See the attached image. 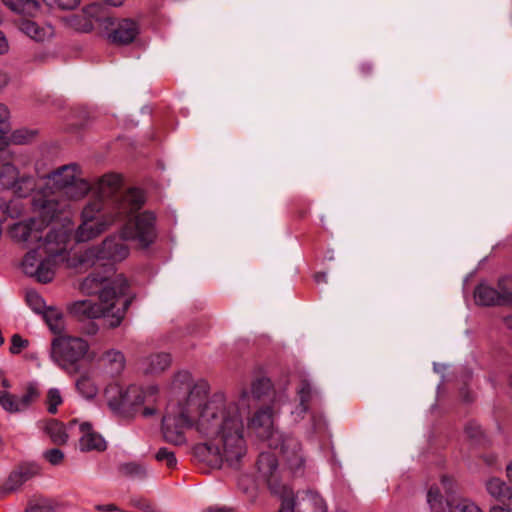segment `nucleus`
Here are the masks:
<instances>
[{
	"label": "nucleus",
	"instance_id": "c9c22d12",
	"mask_svg": "<svg viewBox=\"0 0 512 512\" xmlns=\"http://www.w3.org/2000/svg\"><path fill=\"white\" fill-rule=\"evenodd\" d=\"M20 215V208L17 201H5L0 198V223L7 218H15Z\"/></svg>",
	"mask_w": 512,
	"mask_h": 512
},
{
	"label": "nucleus",
	"instance_id": "a878e982",
	"mask_svg": "<svg viewBox=\"0 0 512 512\" xmlns=\"http://www.w3.org/2000/svg\"><path fill=\"white\" fill-rule=\"evenodd\" d=\"M4 5L14 13L35 15L40 10L39 0H2Z\"/></svg>",
	"mask_w": 512,
	"mask_h": 512
},
{
	"label": "nucleus",
	"instance_id": "bb28decb",
	"mask_svg": "<svg viewBox=\"0 0 512 512\" xmlns=\"http://www.w3.org/2000/svg\"><path fill=\"white\" fill-rule=\"evenodd\" d=\"M77 391L86 399H93L98 394V386L93 377L88 374H82L75 383Z\"/></svg>",
	"mask_w": 512,
	"mask_h": 512
},
{
	"label": "nucleus",
	"instance_id": "4d7b16f0",
	"mask_svg": "<svg viewBox=\"0 0 512 512\" xmlns=\"http://www.w3.org/2000/svg\"><path fill=\"white\" fill-rule=\"evenodd\" d=\"M441 484L443 486V488L445 489L446 492H450L452 491V488H453V481L446 477V476H443L441 478Z\"/></svg>",
	"mask_w": 512,
	"mask_h": 512
},
{
	"label": "nucleus",
	"instance_id": "393cba45",
	"mask_svg": "<svg viewBox=\"0 0 512 512\" xmlns=\"http://www.w3.org/2000/svg\"><path fill=\"white\" fill-rule=\"evenodd\" d=\"M474 298L479 305H500L498 290L486 284H480L476 287Z\"/></svg>",
	"mask_w": 512,
	"mask_h": 512
},
{
	"label": "nucleus",
	"instance_id": "412c9836",
	"mask_svg": "<svg viewBox=\"0 0 512 512\" xmlns=\"http://www.w3.org/2000/svg\"><path fill=\"white\" fill-rule=\"evenodd\" d=\"M78 425V420L74 419L64 426L57 420H50L46 423L44 430L49 435L51 441L55 444H65L69 438V433H74Z\"/></svg>",
	"mask_w": 512,
	"mask_h": 512
},
{
	"label": "nucleus",
	"instance_id": "a18cd8bd",
	"mask_svg": "<svg viewBox=\"0 0 512 512\" xmlns=\"http://www.w3.org/2000/svg\"><path fill=\"white\" fill-rule=\"evenodd\" d=\"M29 342L23 339L20 335L14 334L11 338L10 352L12 354H19L23 349L28 346Z\"/></svg>",
	"mask_w": 512,
	"mask_h": 512
},
{
	"label": "nucleus",
	"instance_id": "69168bd1",
	"mask_svg": "<svg viewBox=\"0 0 512 512\" xmlns=\"http://www.w3.org/2000/svg\"><path fill=\"white\" fill-rule=\"evenodd\" d=\"M361 70H362V72L364 74H366V73H369L372 70V67H371L370 64L365 63V64L361 65Z\"/></svg>",
	"mask_w": 512,
	"mask_h": 512
},
{
	"label": "nucleus",
	"instance_id": "e433bc0d",
	"mask_svg": "<svg viewBox=\"0 0 512 512\" xmlns=\"http://www.w3.org/2000/svg\"><path fill=\"white\" fill-rule=\"evenodd\" d=\"M40 262L41 260L38 257V250L31 249L29 252H27L22 261V269L24 273L31 277L33 273L36 272L35 269Z\"/></svg>",
	"mask_w": 512,
	"mask_h": 512
},
{
	"label": "nucleus",
	"instance_id": "6ab92c4d",
	"mask_svg": "<svg viewBox=\"0 0 512 512\" xmlns=\"http://www.w3.org/2000/svg\"><path fill=\"white\" fill-rule=\"evenodd\" d=\"M98 363L109 375L117 376L125 368L126 360L124 354L117 349H108L98 358Z\"/></svg>",
	"mask_w": 512,
	"mask_h": 512
},
{
	"label": "nucleus",
	"instance_id": "f704fd0d",
	"mask_svg": "<svg viewBox=\"0 0 512 512\" xmlns=\"http://www.w3.org/2000/svg\"><path fill=\"white\" fill-rule=\"evenodd\" d=\"M498 293L500 305H512V277H506L498 283Z\"/></svg>",
	"mask_w": 512,
	"mask_h": 512
},
{
	"label": "nucleus",
	"instance_id": "7c9ffc66",
	"mask_svg": "<svg viewBox=\"0 0 512 512\" xmlns=\"http://www.w3.org/2000/svg\"><path fill=\"white\" fill-rule=\"evenodd\" d=\"M448 510L449 512H485L468 498H459L448 502Z\"/></svg>",
	"mask_w": 512,
	"mask_h": 512
},
{
	"label": "nucleus",
	"instance_id": "5fc2aeb1",
	"mask_svg": "<svg viewBox=\"0 0 512 512\" xmlns=\"http://www.w3.org/2000/svg\"><path fill=\"white\" fill-rule=\"evenodd\" d=\"M10 82V75L6 71H0V91Z\"/></svg>",
	"mask_w": 512,
	"mask_h": 512
},
{
	"label": "nucleus",
	"instance_id": "cd10ccee",
	"mask_svg": "<svg viewBox=\"0 0 512 512\" xmlns=\"http://www.w3.org/2000/svg\"><path fill=\"white\" fill-rule=\"evenodd\" d=\"M44 319L50 330L55 334H60L64 329V318L60 310L48 308L43 313Z\"/></svg>",
	"mask_w": 512,
	"mask_h": 512
},
{
	"label": "nucleus",
	"instance_id": "a19ab883",
	"mask_svg": "<svg viewBox=\"0 0 512 512\" xmlns=\"http://www.w3.org/2000/svg\"><path fill=\"white\" fill-rule=\"evenodd\" d=\"M121 472L127 476L143 478L146 476V468L137 463H126L121 466Z\"/></svg>",
	"mask_w": 512,
	"mask_h": 512
},
{
	"label": "nucleus",
	"instance_id": "0e129e2a",
	"mask_svg": "<svg viewBox=\"0 0 512 512\" xmlns=\"http://www.w3.org/2000/svg\"><path fill=\"white\" fill-rule=\"evenodd\" d=\"M504 324L508 329L512 330V315L506 316L504 318Z\"/></svg>",
	"mask_w": 512,
	"mask_h": 512
},
{
	"label": "nucleus",
	"instance_id": "b1692460",
	"mask_svg": "<svg viewBox=\"0 0 512 512\" xmlns=\"http://www.w3.org/2000/svg\"><path fill=\"white\" fill-rule=\"evenodd\" d=\"M101 11V5L97 3L89 4L82 9L83 21L77 22L76 17L72 16L69 18V24L76 30L90 32L93 29L92 19H97L100 16Z\"/></svg>",
	"mask_w": 512,
	"mask_h": 512
},
{
	"label": "nucleus",
	"instance_id": "a211bd4d",
	"mask_svg": "<svg viewBox=\"0 0 512 512\" xmlns=\"http://www.w3.org/2000/svg\"><path fill=\"white\" fill-rule=\"evenodd\" d=\"M297 396L299 404L292 411V415L296 419H302L308 412L312 400L318 396V391L307 378H302L297 387Z\"/></svg>",
	"mask_w": 512,
	"mask_h": 512
},
{
	"label": "nucleus",
	"instance_id": "c03bdc74",
	"mask_svg": "<svg viewBox=\"0 0 512 512\" xmlns=\"http://www.w3.org/2000/svg\"><path fill=\"white\" fill-rule=\"evenodd\" d=\"M36 132L35 131H31V130H27V129H19V130H16L14 133H13V141L17 144H25V143H28L29 141H31L34 136H35Z\"/></svg>",
	"mask_w": 512,
	"mask_h": 512
},
{
	"label": "nucleus",
	"instance_id": "1a4fd4ad",
	"mask_svg": "<svg viewBox=\"0 0 512 512\" xmlns=\"http://www.w3.org/2000/svg\"><path fill=\"white\" fill-rule=\"evenodd\" d=\"M67 235L63 231H50L44 238V242L38 246L46 257L36 267V272L31 277L38 282L48 283L53 280L57 261L66 259Z\"/></svg>",
	"mask_w": 512,
	"mask_h": 512
},
{
	"label": "nucleus",
	"instance_id": "79ce46f5",
	"mask_svg": "<svg viewBox=\"0 0 512 512\" xmlns=\"http://www.w3.org/2000/svg\"><path fill=\"white\" fill-rule=\"evenodd\" d=\"M157 461L164 463L168 468H174L177 464V459L174 452L167 448H160L155 454Z\"/></svg>",
	"mask_w": 512,
	"mask_h": 512
},
{
	"label": "nucleus",
	"instance_id": "49530a36",
	"mask_svg": "<svg viewBox=\"0 0 512 512\" xmlns=\"http://www.w3.org/2000/svg\"><path fill=\"white\" fill-rule=\"evenodd\" d=\"M45 459L52 465H59L64 459V453L57 448L44 452Z\"/></svg>",
	"mask_w": 512,
	"mask_h": 512
},
{
	"label": "nucleus",
	"instance_id": "4c0bfd02",
	"mask_svg": "<svg viewBox=\"0 0 512 512\" xmlns=\"http://www.w3.org/2000/svg\"><path fill=\"white\" fill-rule=\"evenodd\" d=\"M281 498V505L278 512H297L293 501V491L288 487H282L280 492L276 493Z\"/></svg>",
	"mask_w": 512,
	"mask_h": 512
},
{
	"label": "nucleus",
	"instance_id": "f03ea898",
	"mask_svg": "<svg viewBox=\"0 0 512 512\" xmlns=\"http://www.w3.org/2000/svg\"><path fill=\"white\" fill-rule=\"evenodd\" d=\"M138 210L129 212L120 220L127 219L119 236L107 237L100 245L87 248L80 254L79 263L83 267H93L123 261L130 252L124 243L126 240L136 242L141 248L149 247L157 237L156 217L149 211L132 217Z\"/></svg>",
	"mask_w": 512,
	"mask_h": 512
},
{
	"label": "nucleus",
	"instance_id": "052dcab7",
	"mask_svg": "<svg viewBox=\"0 0 512 512\" xmlns=\"http://www.w3.org/2000/svg\"><path fill=\"white\" fill-rule=\"evenodd\" d=\"M106 4L111 6H121L124 3V0H103Z\"/></svg>",
	"mask_w": 512,
	"mask_h": 512
},
{
	"label": "nucleus",
	"instance_id": "3c124183",
	"mask_svg": "<svg viewBox=\"0 0 512 512\" xmlns=\"http://www.w3.org/2000/svg\"><path fill=\"white\" fill-rule=\"evenodd\" d=\"M9 42L5 34L0 30V55L7 54L9 52Z\"/></svg>",
	"mask_w": 512,
	"mask_h": 512
},
{
	"label": "nucleus",
	"instance_id": "4be33fe9",
	"mask_svg": "<svg viewBox=\"0 0 512 512\" xmlns=\"http://www.w3.org/2000/svg\"><path fill=\"white\" fill-rule=\"evenodd\" d=\"M39 472V468L35 464H24L19 466L15 471H13L7 482L6 487L8 491L17 490L21 487L25 482L30 480L32 477L37 475Z\"/></svg>",
	"mask_w": 512,
	"mask_h": 512
},
{
	"label": "nucleus",
	"instance_id": "338daca9",
	"mask_svg": "<svg viewBox=\"0 0 512 512\" xmlns=\"http://www.w3.org/2000/svg\"><path fill=\"white\" fill-rule=\"evenodd\" d=\"M4 378V372L0 369V379Z\"/></svg>",
	"mask_w": 512,
	"mask_h": 512
},
{
	"label": "nucleus",
	"instance_id": "6e6d98bb",
	"mask_svg": "<svg viewBox=\"0 0 512 512\" xmlns=\"http://www.w3.org/2000/svg\"><path fill=\"white\" fill-rule=\"evenodd\" d=\"M489 512H512V508H510L507 505L496 504V505H492L489 508Z\"/></svg>",
	"mask_w": 512,
	"mask_h": 512
},
{
	"label": "nucleus",
	"instance_id": "ddd939ff",
	"mask_svg": "<svg viewBox=\"0 0 512 512\" xmlns=\"http://www.w3.org/2000/svg\"><path fill=\"white\" fill-rule=\"evenodd\" d=\"M171 363L172 359L170 354L166 352H154L139 359L138 369L145 375L156 376L166 371Z\"/></svg>",
	"mask_w": 512,
	"mask_h": 512
},
{
	"label": "nucleus",
	"instance_id": "6e6552de",
	"mask_svg": "<svg viewBox=\"0 0 512 512\" xmlns=\"http://www.w3.org/2000/svg\"><path fill=\"white\" fill-rule=\"evenodd\" d=\"M89 350L86 340L76 336L59 335L51 342L50 357L52 361L70 375L79 371L78 363Z\"/></svg>",
	"mask_w": 512,
	"mask_h": 512
},
{
	"label": "nucleus",
	"instance_id": "72a5a7b5",
	"mask_svg": "<svg viewBox=\"0 0 512 512\" xmlns=\"http://www.w3.org/2000/svg\"><path fill=\"white\" fill-rule=\"evenodd\" d=\"M39 396L40 392L37 385L34 383H29L26 386L24 394L19 397L22 412L27 410L32 405V403H34L39 398Z\"/></svg>",
	"mask_w": 512,
	"mask_h": 512
},
{
	"label": "nucleus",
	"instance_id": "5701e85b",
	"mask_svg": "<svg viewBox=\"0 0 512 512\" xmlns=\"http://www.w3.org/2000/svg\"><path fill=\"white\" fill-rule=\"evenodd\" d=\"M126 389H122L117 383L109 384L104 390L106 403L113 413L125 412Z\"/></svg>",
	"mask_w": 512,
	"mask_h": 512
},
{
	"label": "nucleus",
	"instance_id": "aec40b11",
	"mask_svg": "<svg viewBox=\"0 0 512 512\" xmlns=\"http://www.w3.org/2000/svg\"><path fill=\"white\" fill-rule=\"evenodd\" d=\"M120 185V177L116 174H106L104 176H102L101 178L98 179L97 183H96V186H95V189L97 191V193L99 194V196L101 198H105V197H110V196H114L113 199L109 200L108 202H106L105 204H103V209L104 210H107V207L118 197L124 195L127 193L126 192H123V193H119V194H115L116 193V190L118 189ZM130 190H128L129 192Z\"/></svg>",
	"mask_w": 512,
	"mask_h": 512
},
{
	"label": "nucleus",
	"instance_id": "58836bf2",
	"mask_svg": "<svg viewBox=\"0 0 512 512\" xmlns=\"http://www.w3.org/2000/svg\"><path fill=\"white\" fill-rule=\"evenodd\" d=\"M61 392L57 388H51L47 392V410L51 414H55L57 412V407L62 403Z\"/></svg>",
	"mask_w": 512,
	"mask_h": 512
},
{
	"label": "nucleus",
	"instance_id": "de8ad7c7",
	"mask_svg": "<svg viewBox=\"0 0 512 512\" xmlns=\"http://www.w3.org/2000/svg\"><path fill=\"white\" fill-rule=\"evenodd\" d=\"M465 434L472 440H478L482 436V430L477 424H468L465 427Z\"/></svg>",
	"mask_w": 512,
	"mask_h": 512
},
{
	"label": "nucleus",
	"instance_id": "ea45409f",
	"mask_svg": "<svg viewBox=\"0 0 512 512\" xmlns=\"http://www.w3.org/2000/svg\"><path fill=\"white\" fill-rule=\"evenodd\" d=\"M26 301L28 305L36 313L45 312V303L43 298L36 291H28L26 294Z\"/></svg>",
	"mask_w": 512,
	"mask_h": 512
},
{
	"label": "nucleus",
	"instance_id": "dca6fc26",
	"mask_svg": "<svg viewBox=\"0 0 512 512\" xmlns=\"http://www.w3.org/2000/svg\"><path fill=\"white\" fill-rule=\"evenodd\" d=\"M139 34V25L131 19H121L113 30L108 34V39L115 44L128 45L132 43Z\"/></svg>",
	"mask_w": 512,
	"mask_h": 512
},
{
	"label": "nucleus",
	"instance_id": "423d86ee",
	"mask_svg": "<svg viewBox=\"0 0 512 512\" xmlns=\"http://www.w3.org/2000/svg\"><path fill=\"white\" fill-rule=\"evenodd\" d=\"M144 202L142 190L133 188L116 198L101 216H98V213L103 210L102 201L88 203L82 211V223L76 231V240L86 242L97 237L129 212L140 209Z\"/></svg>",
	"mask_w": 512,
	"mask_h": 512
},
{
	"label": "nucleus",
	"instance_id": "13d9d810",
	"mask_svg": "<svg viewBox=\"0 0 512 512\" xmlns=\"http://www.w3.org/2000/svg\"><path fill=\"white\" fill-rule=\"evenodd\" d=\"M7 132L8 130L5 127H0V150L4 149L7 145V140L5 137Z\"/></svg>",
	"mask_w": 512,
	"mask_h": 512
},
{
	"label": "nucleus",
	"instance_id": "20e7f679",
	"mask_svg": "<svg viewBox=\"0 0 512 512\" xmlns=\"http://www.w3.org/2000/svg\"><path fill=\"white\" fill-rule=\"evenodd\" d=\"M99 286V303L79 300L70 304L69 311L79 319L103 318L108 327L116 328L122 323L130 304L124 297L127 281L122 274L114 275L110 279L89 275L84 279L81 288L84 293L92 294Z\"/></svg>",
	"mask_w": 512,
	"mask_h": 512
},
{
	"label": "nucleus",
	"instance_id": "680f3d73",
	"mask_svg": "<svg viewBox=\"0 0 512 512\" xmlns=\"http://www.w3.org/2000/svg\"><path fill=\"white\" fill-rule=\"evenodd\" d=\"M506 476L512 485V461L506 467Z\"/></svg>",
	"mask_w": 512,
	"mask_h": 512
},
{
	"label": "nucleus",
	"instance_id": "c85d7f7f",
	"mask_svg": "<svg viewBox=\"0 0 512 512\" xmlns=\"http://www.w3.org/2000/svg\"><path fill=\"white\" fill-rule=\"evenodd\" d=\"M17 168L11 163H5L0 168V184L7 189H12L19 178Z\"/></svg>",
	"mask_w": 512,
	"mask_h": 512
},
{
	"label": "nucleus",
	"instance_id": "473e14b6",
	"mask_svg": "<svg viewBox=\"0 0 512 512\" xmlns=\"http://www.w3.org/2000/svg\"><path fill=\"white\" fill-rule=\"evenodd\" d=\"M426 500L431 512H442L444 510L443 496L438 486L433 485L429 488Z\"/></svg>",
	"mask_w": 512,
	"mask_h": 512
},
{
	"label": "nucleus",
	"instance_id": "f3484780",
	"mask_svg": "<svg viewBox=\"0 0 512 512\" xmlns=\"http://www.w3.org/2000/svg\"><path fill=\"white\" fill-rule=\"evenodd\" d=\"M17 14L20 15V13ZM36 15L37 13L32 17H35ZM21 16L22 17L20 19L16 20V26L22 33L31 39L35 41H44L53 35V28L51 26H39L35 21L29 19V17H31L30 15L21 14Z\"/></svg>",
	"mask_w": 512,
	"mask_h": 512
},
{
	"label": "nucleus",
	"instance_id": "09e8293b",
	"mask_svg": "<svg viewBox=\"0 0 512 512\" xmlns=\"http://www.w3.org/2000/svg\"><path fill=\"white\" fill-rule=\"evenodd\" d=\"M57 6L64 10H72L80 4V0H55Z\"/></svg>",
	"mask_w": 512,
	"mask_h": 512
},
{
	"label": "nucleus",
	"instance_id": "f257e3e1",
	"mask_svg": "<svg viewBox=\"0 0 512 512\" xmlns=\"http://www.w3.org/2000/svg\"><path fill=\"white\" fill-rule=\"evenodd\" d=\"M270 389V380L259 378L250 388L242 389L236 400L226 401L221 396L210 399L196 422V431L207 441L195 445V458L212 468H220L224 463L238 466L247 454L243 416Z\"/></svg>",
	"mask_w": 512,
	"mask_h": 512
},
{
	"label": "nucleus",
	"instance_id": "bf43d9fd",
	"mask_svg": "<svg viewBox=\"0 0 512 512\" xmlns=\"http://www.w3.org/2000/svg\"><path fill=\"white\" fill-rule=\"evenodd\" d=\"M315 281L317 283H321V282L326 283L327 282V275H326V273H317L315 275Z\"/></svg>",
	"mask_w": 512,
	"mask_h": 512
},
{
	"label": "nucleus",
	"instance_id": "0eeeda50",
	"mask_svg": "<svg viewBox=\"0 0 512 512\" xmlns=\"http://www.w3.org/2000/svg\"><path fill=\"white\" fill-rule=\"evenodd\" d=\"M247 418V428L258 439L266 441L271 448H280L284 460L291 470L297 471L304 464L300 442L292 436H283L275 425V413L271 406L257 409Z\"/></svg>",
	"mask_w": 512,
	"mask_h": 512
},
{
	"label": "nucleus",
	"instance_id": "f8f14e48",
	"mask_svg": "<svg viewBox=\"0 0 512 512\" xmlns=\"http://www.w3.org/2000/svg\"><path fill=\"white\" fill-rule=\"evenodd\" d=\"M257 467L260 476L267 482L273 493H278L282 487H286L280 482L278 462L273 453H261L257 461Z\"/></svg>",
	"mask_w": 512,
	"mask_h": 512
},
{
	"label": "nucleus",
	"instance_id": "c756f323",
	"mask_svg": "<svg viewBox=\"0 0 512 512\" xmlns=\"http://www.w3.org/2000/svg\"><path fill=\"white\" fill-rule=\"evenodd\" d=\"M0 406L8 413L22 412L19 397L7 390H0Z\"/></svg>",
	"mask_w": 512,
	"mask_h": 512
},
{
	"label": "nucleus",
	"instance_id": "8fccbe9b",
	"mask_svg": "<svg viewBox=\"0 0 512 512\" xmlns=\"http://www.w3.org/2000/svg\"><path fill=\"white\" fill-rule=\"evenodd\" d=\"M10 113L8 108L0 103V127H5L8 130L7 121L9 120Z\"/></svg>",
	"mask_w": 512,
	"mask_h": 512
},
{
	"label": "nucleus",
	"instance_id": "7ed1b4c3",
	"mask_svg": "<svg viewBox=\"0 0 512 512\" xmlns=\"http://www.w3.org/2000/svg\"><path fill=\"white\" fill-rule=\"evenodd\" d=\"M171 390L188 391V394L183 399L171 401L167 405L162 420V431L167 442L182 445L186 442L185 431L188 428L196 429L201 411L210 402L207 401L208 385L204 381L194 384L188 371H180L171 381Z\"/></svg>",
	"mask_w": 512,
	"mask_h": 512
},
{
	"label": "nucleus",
	"instance_id": "4468645a",
	"mask_svg": "<svg viewBox=\"0 0 512 512\" xmlns=\"http://www.w3.org/2000/svg\"><path fill=\"white\" fill-rule=\"evenodd\" d=\"M293 501L297 512H327V504L323 497L312 490L293 494Z\"/></svg>",
	"mask_w": 512,
	"mask_h": 512
},
{
	"label": "nucleus",
	"instance_id": "37998d69",
	"mask_svg": "<svg viewBox=\"0 0 512 512\" xmlns=\"http://www.w3.org/2000/svg\"><path fill=\"white\" fill-rule=\"evenodd\" d=\"M26 512H53V506L50 500L39 498L29 504Z\"/></svg>",
	"mask_w": 512,
	"mask_h": 512
},
{
	"label": "nucleus",
	"instance_id": "603ef678",
	"mask_svg": "<svg viewBox=\"0 0 512 512\" xmlns=\"http://www.w3.org/2000/svg\"><path fill=\"white\" fill-rule=\"evenodd\" d=\"M203 512H235V510L226 506H211L203 510Z\"/></svg>",
	"mask_w": 512,
	"mask_h": 512
},
{
	"label": "nucleus",
	"instance_id": "864d4df0",
	"mask_svg": "<svg viewBox=\"0 0 512 512\" xmlns=\"http://www.w3.org/2000/svg\"><path fill=\"white\" fill-rule=\"evenodd\" d=\"M95 509L102 512L119 511V508L114 504L96 505Z\"/></svg>",
	"mask_w": 512,
	"mask_h": 512
},
{
	"label": "nucleus",
	"instance_id": "9d476101",
	"mask_svg": "<svg viewBox=\"0 0 512 512\" xmlns=\"http://www.w3.org/2000/svg\"><path fill=\"white\" fill-rule=\"evenodd\" d=\"M35 211L39 214L41 220L29 219L15 223L10 228V235L12 239L18 243H22L26 246L34 243L44 242L43 229L45 223L51 221L53 218H47L43 216L35 207Z\"/></svg>",
	"mask_w": 512,
	"mask_h": 512
},
{
	"label": "nucleus",
	"instance_id": "9b49d317",
	"mask_svg": "<svg viewBox=\"0 0 512 512\" xmlns=\"http://www.w3.org/2000/svg\"><path fill=\"white\" fill-rule=\"evenodd\" d=\"M158 387L148 386L146 388L131 385L126 389L125 412L135 410L142 405H147L143 410L144 416L154 415L156 410L150 405L153 404L158 397Z\"/></svg>",
	"mask_w": 512,
	"mask_h": 512
},
{
	"label": "nucleus",
	"instance_id": "39448f33",
	"mask_svg": "<svg viewBox=\"0 0 512 512\" xmlns=\"http://www.w3.org/2000/svg\"><path fill=\"white\" fill-rule=\"evenodd\" d=\"M41 181L33 207L47 218H55L68 208L69 201L82 199L91 189L90 184L80 178V168L75 163L57 168L41 177Z\"/></svg>",
	"mask_w": 512,
	"mask_h": 512
},
{
	"label": "nucleus",
	"instance_id": "2f4dec72",
	"mask_svg": "<svg viewBox=\"0 0 512 512\" xmlns=\"http://www.w3.org/2000/svg\"><path fill=\"white\" fill-rule=\"evenodd\" d=\"M37 184L31 176L19 177L13 186V191L19 197H26L35 190Z\"/></svg>",
	"mask_w": 512,
	"mask_h": 512
},
{
	"label": "nucleus",
	"instance_id": "2eb2a0df",
	"mask_svg": "<svg viewBox=\"0 0 512 512\" xmlns=\"http://www.w3.org/2000/svg\"><path fill=\"white\" fill-rule=\"evenodd\" d=\"M76 429L79 430V446L82 451H104L106 449V441L97 433L89 422H78Z\"/></svg>",
	"mask_w": 512,
	"mask_h": 512
},
{
	"label": "nucleus",
	"instance_id": "774afa93",
	"mask_svg": "<svg viewBox=\"0 0 512 512\" xmlns=\"http://www.w3.org/2000/svg\"><path fill=\"white\" fill-rule=\"evenodd\" d=\"M509 383H510V386L512 387V374L510 375Z\"/></svg>",
	"mask_w": 512,
	"mask_h": 512
},
{
	"label": "nucleus",
	"instance_id": "e2e57ef3",
	"mask_svg": "<svg viewBox=\"0 0 512 512\" xmlns=\"http://www.w3.org/2000/svg\"><path fill=\"white\" fill-rule=\"evenodd\" d=\"M1 385L4 388L3 390H7V391L12 386L10 381L5 377L1 379Z\"/></svg>",
	"mask_w": 512,
	"mask_h": 512
}]
</instances>
